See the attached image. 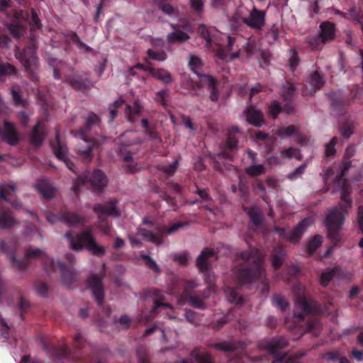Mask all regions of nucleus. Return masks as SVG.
<instances>
[{
	"label": "nucleus",
	"instance_id": "17",
	"mask_svg": "<svg viewBox=\"0 0 363 363\" xmlns=\"http://www.w3.org/2000/svg\"><path fill=\"white\" fill-rule=\"evenodd\" d=\"M265 17L266 12L264 11L253 7L249 16L242 18V21L249 28L260 30L265 25Z\"/></svg>",
	"mask_w": 363,
	"mask_h": 363
},
{
	"label": "nucleus",
	"instance_id": "42",
	"mask_svg": "<svg viewBox=\"0 0 363 363\" xmlns=\"http://www.w3.org/2000/svg\"><path fill=\"white\" fill-rule=\"evenodd\" d=\"M245 211L247 213L250 220L255 226L257 227L260 225L262 223V216L255 208H245Z\"/></svg>",
	"mask_w": 363,
	"mask_h": 363
},
{
	"label": "nucleus",
	"instance_id": "13",
	"mask_svg": "<svg viewBox=\"0 0 363 363\" xmlns=\"http://www.w3.org/2000/svg\"><path fill=\"white\" fill-rule=\"evenodd\" d=\"M37 48L34 45L26 47L20 54L18 60L23 65L25 69L30 74L33 80H36L37 77L34 69L38 65V57L36 55Z\"/></svg>",
	"mask_w": 363,
	"mask_h": 363
},
{
	"label": "nucleus",
	"instance_id": "45",
	"mask_svg": "<svg viewBox=\"0 0 363 363\" xmlns=\"http://www.w3.org/2000/svg\"><path fill=\"white\" fill-rule=\"evenodd\" d=\"M147 55L149 59L159 62L164 61L167 59V54L163 50L155 51L152 49H148Z\"/></svg>",
	"mask_w": 363,
	"mask_h": 363
},
{
	"label": "nucleus",
	"instance_id": "59",
	"mask_svg": "<svg viewBox=\"0 0 363 363\" xmlns=\"http://www.w3.org/2000/svg\"><path fill=\"white\" fill-rule=\"evenodd\" d=\"M186 298L189 300L190 305L192 306L193 307L197 309L205 308V303H203V301L201 298L195 296L194 295L189 296Z\"/></svg>",
	"mask_w": 363,
	"mask_h": 363
},
{
	"label": "nucleus",
	"instance_id": "8",
	"mask_svg": "<svg viewBox=\"0 0 363 363\" xmlns=\"http://www.w3.org/2000/svg\"><path fill=\"white\" fill-rule=\"evenodd\" d=\"M15 191L16 186L14 184L0 185V228L2 229L10 228L14 223L13 217L4 204L10 203L15 207L18 206V202L11 199Z\"/></svg>",
	"mask_w": 363,
	"mask_h": 363
},
{
	"label": "nucleus",
	"instance_id": "36",
	"mask_svg": "<svg viewBox=\"0 0 363 363\" xmlns=\"http://www.w3.org/2000/svg\"><path fill=\"white\" fill-rule=\"evenodd\" d=\"M142 106L138 100L135 101L133 106L126 105L125 115L128 121L134 123L135 116H140L142 113Z\"/></svg>",
	"mask_w": 363,
	"mask_h": 363
},
{
	"label": "nucleus",
	"instance_id": "14",
	"mask_svg": "<svg viewBox=\"0 0 363 363\" xmlns=\"http://www.w3.org/2000/svg\"><path fill=\"white\" fill-rule=\"evenodd\" d=\"M296 306L302 311L301 313L294 312V316L299 320H303L306 314L320 315L324 312L318 302L305 298L299 299Z\"/></svg>",
	"mask_w": 363,
	"mask_h": 363
},
{
	"label": "nucleus",
	"instance_id": "26",
	"mask_svg": "<svg viewBox=\"0 0 363 363\" xmlns=\"http://www.w3.org/2000/svg\"><path fill=\"white\" fill-rule=\"evenodd\" d=\"M66 82L76 90L84 89L89 84L86 74H73L66 78Z\"/></svg>",
	"mask_w": 363,
	"mask_h": 363
},
{
	"label": "nucleus",
	"instance_id": "18",
	"mask_svg": "<svg viewBox=\"0 0 363 363\" xmlns=\"http://www.w3.org/2000/svg\"><path fill=\"white\" fill-rule=\"evenodd\" d=\"M196 286L194 281L177 280L173 286L169 287V293L174 295L182 294L184 298H187L194 295L193 291Z\"/></svg>",
	"mask_w": 363,
	"mask_h": 363
},
{
	"label": "nucleus",
	"instance_id": "62",
	"mask_svg": "<svg viewBox=\"0 0 363 363\" xmlns=\"http://www.w3.org/2000/svg\"><path fill=\"white\" fill-rule=\"evenodd\" d=\"M309 47L312 50H319L321 49V45L323 44L322 43V39L318 36H315L310 39Z\"/></svg>",
	"mask_w": 363,
	"mask_h": 363
},
{
	"label": "nucleus",
	"instance_id": "54",
	"mask_svg": "<svg viewBox=\"0 0 363 363\" xmlns=\"http://www.w3.org/2000/svg\"><path fill=\"white\" fill-rule=\"evenodd\" d=\"M202 61L201 60L195 55H190V59L189 62V65L191 69L196 74V72H199L197 69L202 67Z\"/></svg>",
	"mask_w": 363,
	"mask_h": 363
},
{
	"label": "nucleus",
	"instance_id": "51",
	"mask_svg": "<svg viewBox=\"0 0 363 363\" xmlns=\"http://www.w3.org/2000/svg\"><path fill=\"white\" fill-rule=\"evenodd\" d=\"M225 292L228 296V299L230 302L235 303L236 304L242 303V298L238 295L236 289L229 288L226 290Z\"/></svg>",
	"mask_w": 363,
	"mask_h": 363
},
{
	"label": "nucleus",
	"instance_id": "10",
	"mask_svg": "<svg viewBox=\"0 0 363 363\" xmlns=\"http://www.w3.org/2000/svg\"><path fill=\"white\" fill-rule=\"evenodd\" d=\"M52 148L56 157L60 160L63 161L67 167L77 175V179L72 186L74 191L77 193L79 191L80 187L88 182L87 176L85 175L82 177L79 175L77 174L75 164L67 159V148L60 143L57 133L55 135V141L52 144Z\"/></svg>",
	"mask_w": 363,
	"mask_h": 363
},
{
	"label": "nucleus",
	"instance_id": "27",
	"mask_svg": "<svg viewBox=\"0 0 363 363\" xmlns=\"http://www.w3.org/2000/svg\"><path fill=\"white\" fill-rule=\"evenodd\" d=\"M211 347L223 352H233L237 350H244L246 347V344L241 341H235L233 342H221L217 343H213Z\"/></svg>",
	"mask_w": 363,
	"mask_h": 363
},
{
	"label": "nucleus",
	"instance_id": "29",
	"mask_svg": "<svg viewBox=\"0 0 363 363\" xmlns=\"http://www.w3.org/2000/svg\"><path fill=\"white\" fill-rule=\"evenodd\" d=\"M308 83L311 86L310 90L307 92L303 91V95H313L315 91L322 88L325 84L323 78L320 75L318 71L312 72L308 77Z\"/></svg>",
	"mask_w": 363,
	"mask_h": 363
},
{
	"label": "nucleus",
	"instance_id": "38",
	"mask_svg": "<svg viewBox=\"0 0 363 363\" xmlns=\"http://www.w3.org/2000/svg\"><path fill=\"white\" fill-rule=\"evenodd\" d=\"M191 356L196 363H213V358L208 352H200L197 348L191 351Z\"/></svg>",
	"mask_w": 363,
	"mask_h": 363
},
{
	"label": "nucleus",
	"instance_id": "56",
	"mask_svg": "<svg viewBox=\"0 0 363 363\" xmlns=\"http://www.w3.org/2000/svg\"><path fill=\"white\" fill-rule=\"evenodd\" d=\"M282 109V107L277 101H273L269 106V112L273 118H276Z\"/></svg>",
	"mask_w": 363,
	"mask_h": 363
},
{
	"label": "nucleus",
	"instance_id": "46",
	"mask_svg": "<svg viewBox=\"0 0 363 363\" xmlns=\"http://www.w3.org/2000/svg\"><path fill=\"white\" fill-rule=\"evenodd\" d=\"M280 155L281 157L287 159L295 157L298 160H301V155L298 150L294 147H289L286 150H281Z\"/></svg>",
	"mask_w": 363,
	"mask_h": 363
},
{
	"label": "nucleus",
	"instance_id": "23",
	"mask_svg": "<svg viewBox=\"0 0 363 363\" xmlns=\"http://www.w3.org/2000/svg\"><path fill=\"white\" fill-rule=\"evenodd\" d=\"M215 256V251L213 249L206 247L203 249L200 255L196 259V266L199 271L207 272L211 268V264L208 259Z\"/></svg>",
	"mask_w": 363,
	"mask_h": 363
},
{
	"label": "nucleus",
	"instance_id": "53",
	"mask_svg": "<svg viewBox=\"0 0 363 363\" xmlns=\"http://www.w3.org/2000/svg\"><path fill=\"white\" fill-rule=\"evenodd\" d=\"M141 259L145 262L146 266L154 272H159L160 268L156 262L147 255H142Z\"/></svg>",
	"mask_w": 363,
	"mask_h": 363
},
{
	"label": "nucleus",
	"instance_id": "40",
	"mask_svg": "<svg viewBox=\"0 0 363 363\" xmlns=\"http://www.w3.org/2000/svg\"><path fill=\"white\" fill-rule=\"evenodd\" d=\"M246 174L250 177H256L264 174L266 172V168L263 164L250 165L245 168Z\"/></svg>",
	"mask_w": 363,
	"mask_h": 363
},
{
	"label": "nucleus",
	"instance_id": "47",
	"mask_svg": "<svg viewBox=\"0 0 363 363\" xmlns=\"http://www.w3.org/2000/svg\"><path fill=\"white\" fill-rule=\"evenodd\" d=\"M273 305L278 307L281 311H284L289 307L288 302L279 294H274L272 297Z\"/></svg>",
	"mask_w": 363,
	"mask_h": 363
},
{
	"label": "nucleus",
	"instance_id": "15",
	"mask_svg": "<svg viewBox=\"0 0 363 363\" xmlns=\"http://www.w3.org/2000/svg\"><path fill=\"white\" fill-rule=\"evenodd\" d=\"M87 287L91 290V294L99 307H102L104 300V287L103 277L97 274H91L88 278Z\"/></svg>",
	"mask_w": 363,
	"mask_h": 363
},
{
	"label": "nucleus",
	"instance_id": "9",
	"mask_svg": "<svg viewBox=\"0 0 363 363\" xmlns=\"http://www.w3.org/2000/svg\"><path fill=\"white\" fill-rule=\"evenodd\" d=\"M189 225V222H177L171 227L167 228L162 225H157L154 231L145 228H138V233L146 241L160 246L164 243V238L167 235H170L181 228Z\"/></svg>",
	"mask_w": 363,
	"mask_h": 363
},
{
	"label": "nucleus",
	"instance_id": "11",
	"mask_svg": "<svg viewBox=\"0 0 363 363\" xmlns=\"http://www.w3.org/2000/svg\"><path fill=\"white\" fill-rule=\"evenodd\" d=\"M311 224V220L309 218H306L301 220L293 229L290 230L284 228H276V232L279 236L291 243H298L301 239L306 230Z\"/></svg>",
	"mask_w": 363,
	"mask_h": 363
},
{
	"label": "nucleus",
	"instance_id": "5",
	"mask_svg": "<svg viewBox=\"0 0 363 363\" xmlns=\"http://www.w3.org/2000/svg\"><path fill=\"white\" fill-rule=\"evenodd\" d=\"M65 237L73 250L79 251L85 247L95 256L101 257L106 253L105 248L96 242L91 230H84L76 236H74L72 232H67Z\"/></svg>",
	"mask_w": 363,
	"mask_h": 363
},
{
	"label": "nucleus",
	"instance_id": "2",
	"mask_svg": "<svg viewBox=\"0 0 363 363\" xmlns=\"http://www.w3.org/2000/svg\"><path fill=\"white\" fill-rule=\"evenodd\" d=\"M101 119L94 112H89L84 118V125L74 132V136L82 139L86 147L81 146L78 152L86 162H89L93 157L92 150L99 147L106 139L101 133Z\"/></svg>",
	"mask_w": 363,
	"mask_h": 363
},
{
	"label": "nucleus",
	"instance_id": "50",
	"mask_svg": "<svg viewBox=\"0 0 363 363\" xmlns=\"http://www.w3.org/2000/svg\"><path fill=\"white\" fill-rule=\"evenodd\" d=\"M335 274V269L329 270L328 272H323L320 277V283L323 286L325 287L330 282L332 279Z\"/></svg>",
	"mask_w": 363,
	"mask_h": 363
},
{
	"label": "nucleus",
	"instance_id": "61",
	"mask_svg": "<svg viewBox=\"0 0 363 363\" xmlns=\"http://www.w3.org/2000/svg\"><path fill=\"white\" fill-rule=\"evenodd\" d=\"M11 94L16 106H24V100L22 99L19 91L12 88L11 89Z\"/></svg>",
	"mask_w": 363,
	"mask_h": 363
},
{
	"label": "nucleus",
	"instance_id": "43",
	"mask_svg": "<svg viewBox=\"0 0 363 363\" xmlns=\"http://www.w3.org/2000/svg\"><path fill=\"white\" fill-rule=\"evenodd\" d=\"M145 133L148 136L149 140L155 141L157 143H162V138L157 130V125L155 124L151 125V126L145 129Z\"/></svg>",
	"mask_w": 363,
	"mask_h": 363
},
{
	"label": "nucleus",
	"instance_id": "49",
	"mask_svg": "<svg viewBox=\"0 0 363 363\" xmlns=\"http://www.w3.org/2000/svg\"><path fill=\"white\" fill-rule=\"evenodd\" d=\"M320 330V321L313 319L308 322L306 332L311 333L313 335L318 336Z\"/></svg>",
	"mask_w": 363,
	"mask_h": 363
},
{
	"label": "nucleus",
	"instance_id": "25",
	"mask_svg": "<svg viewBox=\"0 0 363 363\" xmlns=\"http://www.w3.org/2000/svg\"><path fill=\"white\" fill-rule=\"evenodd\" d=\"M329 98L332 106L337 110H342L349 105L352 99L345 97L341 91H331Z\"/></svg>",
	"mask_w": 363,
	"mask_h": 363
},
{
	"label": "nucleus",
	"instance_id": "19",
	"mask_svg": "<svg viewBox=\"0 0 363 363\" xmlns=\"http://www.w3.org/2000/svg\"><path fill=\"white\" fill-rule=\"evenodd\" d=\"M244 114L247 123L255 127L260 128L266 124L262 111L253 106H248Z\"/></svg>",
	"mask_w": 363,
	"mask_h": 363
},
{
	"label": "nucleus",
	"instance_id": "16",
	"mask_svg": "<svg viewBox=\"0 0 363 363\" xmlns=\"http://www.w3.org/2000/svg\"><path fill=\"white\" fill-rule=\"evenodd\" d=\"M241 134V131L238 126H232L228 132V137L225 142V150L220 152L219 156L228 160H232V156L226 152V150H235L238 149V135Z\"/></svg>",
	"mask_w": 363,
	"mask_h": 363
},
{
	"label": "nucleus",
	"instance_id": "6",
	"mask_svg": "<svg viewBox=\"0 0 363 363\" xmlns=\"http://www.w3.org/2000/svg\"><path fill=\"white\" fill-rule=\"evenodd\" d=\"M74 352L71 350L67 345L61 347H50L46 342H43V350L50 356L56 359H64L70 357L72 360L75 363H82L83 354L80 352V350L83 348V340L81 334H77L74 336Z\"/></svg>",
	"mask_w": 363,
	"mask_h": 363
},
{
	"label": "nucleus",
	"instance_id": "12",
	"mask_svg": "<svg viewBox=\"0 0 363 363\" xmlns=\"http://www.w3.org/2000/svg\"><path fill=\"white\" fill-rule=\"evenodd\" d=\"M289 345L288 340L283 336H277L269 340H264L259 342V347L274 355L272 363L282 362L285 355L279 351L286 347Z\"/></svg>",
	"mask_w": 363,
	"mask_h": 363
},
{
	"label": "nucleus",
	"instance_id": "21",
	"mask_svg": "<svg viewBox=\"0 0 363 363\" xmlns=\"http://www.w3.org/2000/svg\"><path fill=\"white\" fill-rule=\"evenodd\" d=\"M35 187L38 193L45 199L50 200L55 196V187L49 180L42 178L36 181Z\"/></svg>",
	"mask_w": 363,
	"mask_h": 363
},
{
	"label": "nucleus",
	"instance_id": "32",
	"mask_svg": "<svg viewBox=\"0 0 363 363\" xmlns=\"http://www.w3.org/2000/svg\"><path fill=\"white\" fill-rule=\"evenodd\" d=\"M89 181L91 185L96 190L103 189L107 182L105 174L99 169H94L93 171Z\"/></svg>",
	"mask_w": 363,
	"mask_h": 363
},
{
	"label": "nucleus",
	"instance_id": "64",
	"mask_svg": "<svg viewBox=\"0 0 363 363\" xmlns=\"http://www.w3.org/2000/svg\"><path fill=\"white\" fill-rule=\"evenodd\" d=\"M357 221L359 228V232L363 234V206H359L357 209Z\"/></svg>",
	"mask_w": 363,
	"mask_h": 363
},
{
	"label": "nucleus",
	"instance_id": "48",
	"mask_svg": "<svg viewBox=\"0 0 363 363\" xmlns=\"http://www.w3.org/2000/svg\"><path fill=\"white\" fill-rule=\"evenodd\" d=\"M196 74L199 77L201 85H206L208 88L216 84V79L211 75L201 74L200 72H196Z\"/></svg>",
	"mask_w": 363,
	"mask_h": 363
},
{
	"label": "nucleus",
	"instance_id": "55",
	"mask_svg": "<svg viewBox=\"0 0 363 363\" xmlns=\"http://www.w3.org/2000/svg\"><path fill=\"white\" fill-rule=\"evenodd\" d=\"M139 363H149L147 350L145 346H139L136 351Z\"/></svg>",
	"mask_w": 363,
	"mask_h": 363
},
{
	"label": "nucleus",
	"instance_id": "31",
	"mask_svg": "<svg viewBox=\"0 0 363 363\" xmlns=\"http://www.w3.org/2000/svg\"><path fill=\"white\" fill-rule=\"evenodd\" d=\"M148 294L150 296H154L155 298L154 300V306L152 309V313L155 315L157 314V309L160 307H167L171 308V305L168 303H164L163 300L164 299V295L163 291L152 289L148 291Z\"/></svg>",
	"mask_w": 363,
	"mask_h": 363
},
{
	"label": "nucleus",
	"instance_id": "1",
	"mask_svg": "<svg viewBox=\"0 0 363 363\" xmlns=\"http://www.w3.org/2000/svg\"><path fill=\"white\" fill-rule=\"evenodd\" d=\"M0 251L6 253L13 267L19 271H24L28 266L30 259H41L43 262L45 270L50 274L51 272H59L62 282L70 286L77 280V274L66 267V264L61 261L50 259L48 255L39 248L28 247L26 250L25 257L16 259L15 252L11 250L5 241L0 243Z\"/></svg>",
	"mask_w": 363,
	"mask_h": 363
},
{
	"label": "nucleus",
	"instance_id": "3",
	"mask_svg": "<svg viewBox=\"0 0 363 363\" xmlns=\"http://www.w3.org/2000/svg\"><path fill=\"white\" fill-rule=\"evenodd\" d=\"M242 260L234 269V276L240 284H250L261 279L265 273L263 267V255L256 247L238 254Z\"/></svg>",
	"mask_w": 363,
	"mask_h": 363
},
{
	"label": "nucleus",
	"instance_id": "7",
	"mask_svg": "<svg viewBox=\"0 0 363 363\" xmlns=\"http://www.w3.org/2000/svg\"><path fill=\"white\" fill-rule=\"evenodd\" d=\"M117 203L116 199H111L105 203H96L93 207L94 211L98 216L99 228L105 235H109L112 229L107 218L112 216L117 218L121 216V213L116 208Z\"/></svg>",
	"mask_w": 363,
	"mask_h": 363
},
{
	"label": "nucleus",
	"instance_id": "37",
	"mask_svg": "<svg viewBox=\"0 0 363 363\" xmlns=\"http://www.w3.org/2000/svg\"><path fill=\"white\" fill-rule=\"evenodd\" d=\"M296 89L294 84L289 82H286L281 87V95L285 102H291L296 95Z\"/></svg>",
	"mask_w": 363,
	"mask_h": 363
},
{
	"label": "nucleus",
	"instance_id": "60",
	"mask_svg": "<svg viewBox=\"0 0 363 363\" xmlns=\"http://www.w3.org/2000/svg\"><path fill=\"white\" fill-rule=\"evenodd\" d=\"M299 57L296 50H293L291 56L289 58V64L291 72H294L299 64Z\"/></svg>",
	"mask_w": 363,
	"mask_h": 363
},
{
	"label": "nucleus",
	"instance_id": "52",
	"mask_svg": "<svg viewBox=\"0 0 363 363\" xmlns=\"http://www.w3.org/2000/svg\"><path fill=\"white\" fill-rule=\"evenodd\" d=\"M71 41L72 43L76 44L79 49L84 48L86 52L92 51V48L82 42L76 33H72Z\"/></svg>",
	"mask_w": 363,
	"mask_h": 363
},
{
	"label": "nucleus",
	"instance_id": "20",
	"mask_svg": "<svg viewBox=\"0 0 363 363\" xmlns=\"http://www.w3.org/2000/svg\"><path fill=\"white\" fill-rule=\"evenodd\" d=\"M2 139L11 146H16L20 141L14 125L9 121H4V130L1 131Z\"/></svg>",
	"mask_w": 363,
	"mask_h": 363
},
{
	"label": "nucleus",
	"instance_id": "33",
	"mask_svg": "<svg viewBox=\"0 0 363 363\" xmlns=\"http://www.w3.org/2000/svg\"><path fill=\"white\" fill-rule=\"evenodd\" d=\"M198 32L201 37L205 40L206 46L208 48H211L213 45V38L217 33L216 29L212 27H207L204 24H200L199 26Z\"/></svg>",
	"mask_w": 363,
	"mask_h": 363
},
{
	"label": "nucleus",
	"instance_id": "28",
	"mask_svg": "<svg viewBox=\"0 0 363 363\" xmlns=\"http://www.w3.org/2000/svg\"><path fill=\"white\" fill-rule=\"evenodd\" d=\"M60 222L70 227H75L84 223L83 216L73 212L65 211L60 213Z\"/></svg>",
	"mask_w": 363,
	"mask_h": 363
},
{
	"label": "nucleus",
	"instance_id": "44",
	"mask_svg": "<svg viewBox=\"0 0 363 363\" xmlns=\"http://www.w3.org/2000/svg\"><path fill=\"white\" fill-rule=\"evenodd\" d=\"M16 74V67L9 63H3L0 65V80L4 77L14 75Z\"/></svg>",
	"mask_w": 363,
	"mask_h": 363
},
{
	"label": "nucleus",
	"instance_id": "30",
	"mask_svg": "<svg viewBox=\"0 0 363 363\" xmlns=\"http://www.w3.org/2000/svg\"><path fill=\"white\" fill-rule=\"evenodd\" d=\"M351 165L352 163L350 160L344 159L340 173L336 176L334 180L335 187L350 186L348 180L345 177L349 169L351 167Z\"/></svg>",
	"mask_w": 363,
	"mask_h": 363
},
{
	"label": "nucleus",
	"instance_id": "63",
	"mask_svg": "<svg viewBox=\"0 0 363 363\" xmlns=\"http://www.w3.org/2000/svg\"><path fill=\"white\" fill-rule=\"evenodd\" d=\"M178 163V161L175 160L169 166H162L161 169L167 176H172L177 169Z\"/></svg>",
	"mask_w": 363,
	"mask_h": 363
},
{
	"label": "nucleus",
	"instance_id": "35",
	"mask_svg": "<svg viewBox=\"0 0 363 363\" xmlns=\"http://www.w3.org/2000/svg\"><path fill=\"white\" fill-rule=\"evenodd\" d=\"M150 74L155 79L162 82L164 84H169L173 79L171 73L163 68H154L150 69Z\"/></svg>",
	"mask_w": 363,
	"mask_h": 363
},
{
	"label": "nucleus",
	"instance_id": "41",
	"mask_svg": "<svg viewBox=\"0 0 363 363\" xmlns=\"http://www.w3.org/2000/svg\"><path fill=\"white\" fill-rule=\"evenodd\" d=\"M323 237L320 235H314L307 245L306 250L309 255H313L322 245Z\"/></svg>",
	"mask_w": 363,
	"mask_h": 363
},
{
	"label": "nucleus",
	"instance_id": "58",
	"mask_svg": "<svg viewBox=\"0 0 363 363\" xmlns=\"http://www.w3.org/2000/svg\"><path fill=\"white\" fill-rule=\"evenodd\" d=\"M347 19L363 23V15L357 9L352 8L347 12Z\"/></svg>",
	"mask_w": 363,
	"mask_h": 363
},
{
	"label": "nucleus",
	"instance_id": "22",
	"mask_svg": "<svg viewBox=\"0 0 363 363\" xmlns=\"http://www.w3.org/2000/svg\"><path fill=\"white\" fill-rule=\"evenodd\" d=\"M173 31L168 33L167 40L170 44L183 43L190 39V35L184 31L180 30L179 24H170Z\"/></svg>",
	"mask_w": 363,
	"mask_h": 363
},
{
	"label": "nucleus",
	"instance_id": "34",
	"mask_svg": "<svg viewBox=\"0 0 363 363\" xmlns=\"http://www.w3.org/2000/svg\"><path fill=\"white\" fill-rule=\"evenodd\" d=\"M45 138L44 128L40 125V122L33 128L30 133V143L36 147L42 145Z\"/></svg>",
	"mask_w": 363,
	"mask_h": 363
},
{
	"label": "nucleus",
	"instance_id": "4",
	"mask_svg": "<svg viewBox=\"0 0 363 363\" xmlns=\"http://www.w3.org/2000/svg\"><path fill=\"white\" fill-rule=\"evenodd\" d=\"M341 190L340 208L334 207L330 209L325 217V225L329 239L335 244L340 240V230L344 224L345 216L352 206V200L349 198L350 186L335 187V190Z\"/></svg>",
	"mask_w": 363,
	"mask_h": 363
},
{
	"label": "nucleus",
	"instance_id": "57",
	"mask_svg": "<svg viewBox=\"0 0 363 363\" xmlns=\"http://www.w3.org/2000/svg\"><path fill=\"white\" fill-rule=\"evenodd\" d=\"M337 143V138L333 137L330 142L325 145V156L329 157L333 156L336 153L335 145Z\"/></svg>",
	"mask_w": 363,
	"mask_h": 363
},
{
	"label": "nucleus",
	"instance_id": "39",
	"mask_svg": "<svg viewBox=\"0 0 363 363\" xmlns=\"http://www.w3.org/2000/svg\"><path fill=\"white\" fill-rule=\"evenodd\" d=\"M277 133H278V135L280 136L294 135L296 138H298L301 143H302L303 141L304 140V138L303 137H301V133H299L298 130L293 125L281 128L280 129H279Z\"/></svg>",
	"mask_w": 363,
	"mask_h": 363
},
{
	"label": "nucleus",
	"instance_id": "24",
	"mask_svg": "<svg viewBox=\"0 0 363 363\" xmlns=\"http://www.w3.org/2000/svg\"><path fill=\"white\" fill-rule=\"evenodd\" d=\"M318 36L322 39L323 43L333 40L335 38V24L330 21L321 23Z\"/></svg>",
	"mask_w": 363,
	"mask_h": 363
}]
</instances>
